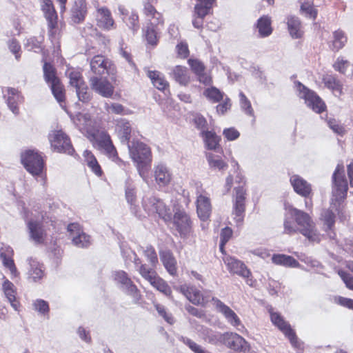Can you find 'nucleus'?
I'll use <instances>...</instances> for the list:
<instances>
[{
  "label": "nucleus",
  "mask_w": 353,
  "mask_h": 353,
  "mask_svg": "<svg viewBox=\"0 0 353 353\" xmlns=\"http://www.w3.org/2000/svg\"><path fill=\"white\" fill-rule=\"evenodd\" d=\"M43 73L46 81L50 85L55 81H59L57 77L55 69L50 63H45L43 65Z\"/></svg>",
  "instance_id": "6e6d98bb"
},
{
  "label": "nucleus",
  "mask_w": 353,
  "mask_h": 353,
  "mask_svg": "<svg viewBox=\"0 0 353 353\" xmlns=\"http://www.w3.org/2000/svg\"><path fill=\"white\" fill-rule=\"evenodd\" d=\"M90 68L92 71L97 74H103L105 72L110 73L111 62L101 55L94 56L90 61Z\"/></svg>",
  "instance_id": "bb28decb"
},
{
  "label": "nucleus",
  "mask_w": 353,
  "mask_h": 353,
  "mask_svg": "<svg viewBox=\"0 0 353 353\" xmlns=\"http://www.w3.org/2000/svg\"><path fill=\"white\" fill-rule=\"evenodd\" d=\"M104 108L108 114H128L129 110H126L121 104L118 103H105Z\"/></svg>",
  "instance_id": "09e8293b"
},
{
  "label": "nucleus",
  "mask_w": 353,
  "mask_h": 353,
  "mask_svg": "<svg viewBox=\"0 0 353 353\" xmlns=\"http://www.w3.org/2000/svg\"><path fill=\"white\" fill-rule=\"evenodd\" d=\"M288 214L294 219L301 233L307 239L312 243H319L321 236L317 231L315 223L308 214L293 207L288 208Z\"/></svg>",
  "instance_id": "f03ea898"
},
{
  "label": "nucleus",
  "mask_w": 353,
  "mask_h": 353,
  "mask_svg": "<svg viewBox=\"0 0 353 353\" xmlns=\"http://www.w3.org/2000/svg\"><path fill=\"white\" fill-rule=\"evenodd\" d=\"M33 306L34 310L41 314H44L48 313L49 311V306L48 303L42 299L36 300L33 303Z\"/></svg>",
  "instance_id": "774afa93"
},
{
  "label": "nucleus",
  "mask_w": 353,
  "mask_h": 353,
  "mask_svg": "<svg viewBox=\"0 0 353 353\" xmlns=\"http://www.w3.org/2000/svg\"><path fill=\"white\" fill-rule=\"evenodd\" d=\"M334 69L342 74L347 77L353 74V66L343 57H338L333 64Z\"/></svg>",
  "instance_id": "ea45409f"
},
{
  "label": "nucleus",
  "mask_w": 353,
  "mask_h": 353,
  "mask_svg": "<svg viewBox=\"0 0 353 353\" xmlns=\"http://www.w3.org/2000/svg\"><path fill=\"white\" fill-rule=\"evenodd\" d=\"M143 253L145 256L147 258L148 261L150 263V268L154 269V268H155L157 263H158V258L154 249L151 246H148L143 250Z\"/></svg>",
  "instance_id": "bf43d9fd"
},
{
  "label": "nucleus",
  "mask_w": 353,
  "mask_h": 353,
  "mask_svg": "<svg viewBox=\"0 0 353 353\" xmlns=\"http://www.w3.org/2000/svg\"><path fill=\"white\" fill-rule=\"evenodd\" d=\"M143 206L149 214L157 213L166 222L172 220L170 209L162 201L154 196L144 198L143 199Z\"/></svg>",
  "instance_id": "1a4fd4ad"
},
{
  "label": "nucleus",
  "mask_w": 353,
  "mask_h": 353,
  "mask_svg": "<svg viewBox=\"0 0 353 353\" xmlns=\"http://www.w3.org/2000/svg\"><path fill=\"white\" fill-rule=\"evenodd\" d=\"M30 238L37 244L43 243L46 237V232L42 223L37 220H30L27 223Z\"/></svg>",
  "instance_id": "393cba45"
},
{
  "label": "nucleus",
  "mask_w": 353,
  "mask_h": 353,
  "mask_svg": "<svg viewBox=\"0 0 353 353\" xmlns=\"http://www.w3.org/2000/svg\"><path fill=\"white\" fill-rule=\"evenodd\" d=\"M288 211V208L287 209ZM291 218L288 214V212L285 215L284 221V232L286 234H292L299 231L298 227L294 223V222L290 220Z\"/></svg>",
  "instance_id": "052dcab7"
},
{
  "label": "nucleus",
  "mask_w": 353,
  "mask_h": 353,
  "mask_svg": "<svg viewBox=\"0 0 353 353\" xmlns=\"http://www.w3.org/2000/svg\"><path fill=\"white\" fill-rule=\"evenodd\" d=\"M235 197L233 205L234 219L237 224H241L243 220L245 212V201L246 191L243 186L234 188Z\"/></svg>",
  "instance_id": "4468645a"
},
{
  "label": "nucleus",
  "mask_w": 353,
  "mask_h": 353,
  "mask_svg": "<svg viewBox=\"0 0 353 353\" xmlns=\"http://www.w3.org/2000/svg\"><path fill=\"white\" fill-rule=\"evenodd\" d=\"M76 92L79 100L83 103L88 102L91 99L90 94L88 92V87L86 85L76 89Z\"/></svg>",
  "instance_id": "69168bd1"
},
{
  "label": "nucleus",
  "mask_w": 353,
  "mask_h": 353,
  "mask_svg": "<svg viewBox=\"0 0 353 353\" xmlns=\"http://www.w3.org/2000/svg\"><path fill=\"white\" fill-rule=\"evenodd\" d=\"M214 2L215 0H196L192 19L194 28L199 29L203 27V19L210 12Z\"/></svg>",
  "instance_id": "9b49d317"
},
{
  "label": "nucleus",
  "mask_w": 353,
  "mask_h": 353,
  "mask_svg": "<svg viewBox=\"0 0 353 353\" xmlns=\"http://www.w3.org/2000/svg\"><path fill=\"white\" fill-rule=\"evenodd\" d=\"M196 205L199 218L203 221H207L211 214L212 205L210 199L205 192L197 190Z\"/></svg>",
  "instance_id": "f3484780"
},
{
  "label": "nucleus",
  "mask_w": 353,
  "mask_h": 353,
  "mask_svg": "<svg viewBox=\"0 0 353 353\" xmlns=\"http://www.w3.org/2000/svg\"><path fill=\"white\" fill-rule=\"evenodd\" d=\"M174 224L181 236H185L191 230V221L189 216L183 210L175 212Z\"/></svg>",
  "instance_id": "5701e85b"
},
{
  "label": "nucleus",
  "mask_w": 353,
  "mask_h": 353,
  "mask_svg": "<svg viewBox=\"0 0 353 353\" xmlns=\"http://www.w3.org/2000/svg\"><path fill=\"white\" fill-rule=\"evenodd\" d=\"M88 138L96 148L104 152L113 161L119 159L116 148L112 144L110 135L105 131L97 128Z\"/></svg>",
  "instance_id": "7ed1b4c3"
},
{
  "label": "nucleus",
  "mask_w": 353,
  "mask_h": 353,
  "mask_svg": "<svg viewBox=\"0 0 353 353\" xmlns=\"http://www.w3.org/2000/svg\"><path fill=\"white\" fill-rule=\"evenodd\" d=\"M206 159L208 165L212 170H223L228 168V164L221 157L213 153H207Z\"/></svg>",
  "instance_id": "a19ab883"
},
{
  "label": "nucleus",
  "mask_w": 353,
  "mask_h": 353,
  "mask_svg": "<svg viewBox=\"0 0 353 353\" xmlns=\"http://www.w3.org/2000/svg\"><path fill=\"white\" fill-rule=\"evenodd\" d=\"M122 21L132 32L133 34L137 32L139 29V23L138 14L135 12H131L128 17H122Z\"/></svg>",
  "instance_id": "49530a36"
},
{
  "label": "nucleus",
  "mask_w": 353,
  "mask_h": 353,
  "mask_svg": "<svg viewBox=\"0 0 353 353\" xmlns=\"http://www.w3.org/2000/svg\"><path fill=\"white\" fill-rule=\"evenodd\" d=\"M170 76L176 82L181 85H187L190 80L189 72L186 67L176 65L171 68Z\"/></svg>",
  "instance_id": "7c9ffc66"
},
{
  "label": "nucleus",
  "mask_w": 353,
  "mask_h": 353,
  "mask_svg": "<svg viewBox=\"0 0 353 353\" xmlns=\"http://www.w3.org/2000/svg\"><path fill=\"white\" fill-rule=\"evenodd\" d=\"M204 96L213 103H217L223 98V93L215 87L208 88L203 92Z\"/></svg>",
  "instance_id": "603ef678"
},
{
  "label": "nucleus",
  "mask_w": 353,
  "mask_h": 353,
  "mask_svg": "<svg viewBox=\"0 0 353 353\" xmlns=\"http://www.w3.org/2000/svg\"><path fill=\"white\" fill-rule=\"evenodd\" d=\"M290 183L293 186L294 191L297 194L305 197L310 195L312 191L311 185L300 176H292L290 178Z\"/></svg>",
  "instance_id": "c756f323"
},
{
  "label": "nucleus",
  "mask_w": 353,
  "mask_h": 353,
  "mask_svg": "<svg viewBox=\"0 0 353 353\" xmlns=\"http://www.w3.org/2000/svg\"><path fill=\"white\" fill-rule=\"evenodd\" d=\"M272 261L274 264L285 267L297 268L299 266V263L296 259L291 256L285 254H274Z\"/></svg>",
  "instance_id": "4c0bfd02"
},
{
  "label": "nucleus",
  "mask_w": 353,
  "mask_h": 353,
  "mask_svg": "<svg viewBox=\"0 0 353 353\" xmlns=\"http://www.w3.org/2000/svg\"><path fill=\"white\" fill-rule=\"evenodd\" d=\"M257 28L260 35L263 37L269 36L272 32L271 21L266 16H263L258 20Z\"/></svg>",
  "instance_id": "c03bdc74"
},
{
  "label": "nucleus",
  "mask_w": 353,
  "mask_h": 353,
  "mask_svg": "<svg viewBox=\"0 0 353 353\" xmlns=\"http://www.w3.org/2000/svg\"><path fill=\"white\" fill-rule=\"evenodd\" d=\"M161 260L171 275H175L176 273V262L172 254L169 251H164L160 253Z\"/></svg>",
  "instance_id": "72a5a7b5"
},
{
  "label": "nucleus",
  "mask_w": 353,
  "mask_h": 353,
  "mask_svg": "<svg viewBox=\"0 0 353 353\" xmlns=\"http://www.w3.org/2000/svg\"><path fill=\"white\" fill-rule=\"evenodd\" d=\"M130 156L136 163L139 176L148 182V174L152 161L150 148L145 143L133 141L128 145Z\"/></svg>",
  "instance_id": "f257e3e1"
},
{
  "label": "nucleus",
  "mask_w": 353,
  "mask_h": 353,
  "mask_svg": "<svg viewBox=\"0 0 353 353\" xmlns=\"http://www.w3.org/2000/svg\"><path fill=\"white\" fill-rule=\"evenodd\" d=\"M147 76L151 80L152 84L159 90H164L169 86V83L164 76L159 71L145 69Z\"/></svg>",
  "instance_id": "2f4dec72"
},
{
  "label": "nucleus",
  "mask_w": 353,
  "mask_h": 353,
  "mask_svg": "<svg viewBox=\"0 0 353 353\" xmlns=\"http://www.w3.org/2000/svg\"><path fill=\"white\" fill-rule=\"evenodd\" d=\"M347 40V37L343 30L340 29L335 30L332 33L331 49L334 51H339L345 46Z\"/></svg>",
  "instance_id": "e433bc0d"
},
{
  "label": "nucleus",
  "mask_w": 353,
  "mask_h": 353,
  "mask_svg": "<svg viewBox=\"0 0 353 353\" xmlns=\"http://www.w3.org/2000/svg\"><path fill=\"white\" fill-rule=\"evenodd\" d=\"M144 37L148 44L156 46L158 42L156 27L148 25L145 30H144Z\"/></svg>",
  "instance_id": "5fc2aeb1"
},
{
  "label": "nucleus",
  "mask_w": 353,
  "mask_h": 353,
  "mask_svg": "<svg viewBox=\"0 0 353 353\" xmlns=\"http://www.w3.org/2000/svg\"><path fill=\"white\" fill-rule=\"evenodd\" d=\"M68 75L70 79V84L71 86L77 89L85 85L83 80L81 74L79 71L69 70L68 71Z\"/></svg>",
  "instance_id": "8fccbe9b"
},
{
  "label": "nucleus",
  "mask_w": 353,
  "mask_h": 353,
  "mask_svg": "<svg viewBox=\"0 0 353 353\" xmlns=\"http://www.w3.org/2000/svg\"><path fill=\"white\" fill-rule=\"evenodd\" d=\"M50 86L57 101L59 103L63 102L65 99V93L60 81H53L52 83L50 84Z\"/></svg>",
  "instance_id": "864d4df0"
},
{
  "label": "nucleus",
  "mask_w": 353,
  "mask_h": 353,
  "mask_svg": "<svg viewBox=\"0 0 353 353\" xmlns=\"http://www.w3.org/2000/svg\"><path fill=\"white\" fill-rule=\"evenodd\" d=\"M239 105L241 110L247 115L254 117V110L252 107L250 101L242 92H239Z\"/></svg>",
  "instance_id": "3c124183"
},
{
  "label": "nucleus",
  "mask_w": 353,
  "mask_h": 353,
  "mask_svg": "<svg viewBox=\"0 0 353 353\" xmlns=\"http://www.w3.org/2000/svg\"><path fill=\"white\" fill-rule=\"evenodd\" d=\"M206 147L209 150H215L219 145V138L214 132L211 131H203L201 134Z\"/></svg>",
  "instance_id": "a18cd8bd"
},
{
  "label": "nucleus",
  "mask_w": 353,
  "mask_h": 353,
  "mask_svg": "<svg viewBox=\"0 0 353 353\" xmlns=\"http://www.w3.org/2000/svg\"><path fill=\"white\" fill-rule=\"evenodd\" d=\"M153 176L155 182L159 187L167 186L172 179V173L170 169L163 163H158L154 167Z\"/></svg>",
  "instance_id": "4be33fe9"
},
{
  "label": "nucleus",
  "mask_w": 353,
  "mask_h": 353,
  "mask_svg": "<svg viewBox=\"0 0 353 353\" xmlns=\"http://www.w3.org/2000/svg\"><path fill=\"white\" fill-rule=\"evenodd\" d=\"M30 268L28 271L29 279L37 282L43 278L44 273L42 265L32 258L29 260Z\"/></svg>",
  "instance_id": "58836bf2"
},
{
  "label": "nucleus",
  "mask_w": 353,
  "mask_h": 353,
  "mask_svg": "<svg viewBox=\"0 0 353 353\" xmlns=\"http://www.w3.org/2000/svg\"><path fill=\"white\" fill-rule=\"evenodd\" d=\"M154 307L158 312V314L162 316L165 321L169 324L172 325L174 323V319L172 314L167 313L166 310L164 306L156 303Z\"/></svg>",
  "instance_id": "0e129e2a"
},
{
  "label": "nucleus",
  "mask_w": 353,
  "mask_h": 353,
  "mask_svg": "<svg viewBox=\"0 0 353 353\" xmlns=\"http://www.w3.org/2000/svg\"><path fill=\"white\" fill-rule=\"evenodd\" d=\"M41 10L48 21L49 33L52 35L56 33L57 25V14L51 0H41Z\"/></svg>",
  "instance_id": "6ab92c4d"
},
{
  "label": "nucleus",
  "mask_w": 353,
  "mask_h": 353,
  "mask_svg": "<svg viewBox=\"0 0 353 353\" xmlns=\"http://www.w3.org/2000/svg\"><path fill=\"white\" fill-rule=\"evenodd\" d=\"M68 232L73 244L76 246L85 248L90 245V237L83 231L79 224L73 223L68 225Z\"/></svg>",
  "instance_id": "dca6fc26"
},
{
  "label": "nucleus",
  "mask_w": 353,
  "mask_h": 353,
  "mask_svg": "<svg viewBox=\"0 0 353 353\" xmlns=\"http://www.w3.org/2000/svg\"><path fill=\"white\" fill-rule=\"evenodd\" d=\"M21 160L26 170L33 176L39 177L42 175L44 163L38 152L27 150L21 154Z\"/></svg>",
  "instance_id": "39448f33"
},
{
  "label": "nucleus",
  "mask_w": 353,
  "mask_h": 353,
  "mask_svg": "<svg viewBox=\"0 0 353 353\" xmlns=\"http://www.w3.org/2000/svg\"><path fill=\"white\" fill-rule=\"evenodd\" d=\"M49 141L52 148L60 153L73 155L74 150L72 148L69 137L62 130H54L49 134Z\"/></svg>",
  "instance_id": "6e6552de"
},
{
  "label": "nucleus",
  "mask_w": 353,
  "mask_h": 353,
  "mask_svg": "<svg viewBox=\"0 0 353 353\" xmlns=\"http://www.w3.org/2000/svg\"><path fill=\"white\" fill-rule=\"evenodd\" d=\"M295 85L298 96L305 100L307 107L316 113H321L325 110V103L314 92L309 90L300 82L296 83Z\"/></svg>",
  "instance_id": "423d86ee"
},
{
  "label": "nucleus",
  "mask_w": 353,
  "mask_h": 353,
  "mask_svg": "<svg viewBox=\"0 0 353 353\" xmlns=\"http://www.w3.org/2000/svg\"><path fill=\"white\" fill-rule=\"evenodd\" d=\"M288 27L292 37L297 39L301 37L302 31L301 30V22L297 17H288Z\"/></svg>",
  "instance_id": "37998d69"
},
{
  "label": "nucleus",
  "mask_w": 353,
  "mask_h": 353,
  "mask_svg": "<svg viewBox=\"0 0 353 353\" xmlns=\"http://www.w3.org/2000/svg\"><path fill=\"white\" fill-rule=\"evenodd\" d=\"M188 63L192 70L196 76L205 71V66L203 63L198 59H190L188 60Z\"/></svg>",
  "instance_id": "e2e57ef3"
},
{
  "label": "nucleus",
  "mask_w": 353,
  "mask_h": 353,
  "mask_svg": "<svg viewBox=\"0 0 353 353\" xmlns=\"http://www.w3.org/2000/svg\"><path fill=\"white\" fill-rule=\"evenodd\" d=\"M225 333L215 332L210 331L206 335L205 340L213 345H223Z\"/></svg>",
  "instance_id": "4d7b16f0"
},
{
  "label": "nucleus",
  "mask_w": 353,
  "mask_h": 353,
  "mask_svg": "<svg viewBox=\"0 0 353 353\" xmlns=\"http://www.w3.org/2000/svg\"><path fill=\"white\" fill-rule=\"evenodd\" d=\"M139 272L152 287L163 293L165 295L170 296L172 292L170 288L165 281L158 276L153 268H148L146 265H141Z\"/></svg>",
  "instance_id": "0eeeda50"
},
{
  "label": "nucleus",
  "mask_w": 353,
  "mask_h": 353,
  "mask_svg": "<svg viewBox=\"0 0 353 353\" xmlns=\"http://www.w3.org/2000/svg\"><path fill=\"white\" fill-rule=\"evenodd\" d=\"M3 94L10 110L14 114H17L19 113L18 105L22 101V97L18 90L12 88H6L3 90Z\"/></svg>",
  "instance_id": "a878e982"
},
{
  "label": "nucleus",
  "mask_w": 353,
  "mask_h": 353,
  "mask_svg": "<svg viewBox=\"0 0 353 353\" xmlns=\"http://www.w3.org/2000/svg\"><path fill=\"white\" fill-rule=\"evenodd\" d=\"M1 290L7 301L10 303L12 307L19 311L20 303L17 299V289L10 281H9L5 276L2 277Z\"/></svg>",
  "instance_id": "aec40b11"
},
{
  "label": "nucleus",
  "mask_w": 353,
  "mask_h": 353,
  "mask_svg": "<svg viewBox=\"0 0 353 353\" xmlns=\"http://www.w3.org/2000/svg\"><path fill=\"white\" fill-rule=\"evenodd\" d=\"M72 19L76 23H80L84 19L86 13V6L83 1H79L74 3L72 8Z\"/></svg>",
  "instance_id": "c9c22d12"
},
{
  "label": "nucleus",
  "mask_w": 353,
  "mask_h": 353,
  "mask_svg": "<svg viewBox=\"0 0 353 353\" xmlns=\"http://www.w3.org/2000/svg\"><path fill=\"white\" fill-rule=\"evenodd\" d=\"M325 85L332 91L334 94L340 97L343 94V85L341 81L333 75H327L323 78Z\"/></svg>",
  "instance_id": "473e14b6"
},
{
  "label": "nucleus",
  "mask_w": 353,
  "mask_h": 353,
  "mask_svg": "<svg viewBox=\"0 0 353 353\" xmlns=\"http://www.w3.org/2000/svg\"><path fill=\"white\" fill-rule=\"evenodd\" d=\"M97 25L99 28L110 30L114 28V21L112 17L110 10L105 7L97 9Z\"/></svg>",
  "instance_id": "cd10ccee"
},
{
  "label": "nucleus",
  "mask_w": 353,
  "mask_h": 353,
  "mask_svg": "<svg viewBox=\"0 0 353 353\" xmlns=\"http://www.w3.org/2000/svg\"><path fill=\"white\" fill-rule=\"evenodd\" d=\"M348 185L345 176L344 168L338 165L332 176V200L341 202L346 197Z\"/></svg>",
  "instance_id": "20e7f679"
},
{
  "label": "nucleus",
  "mask_w": 353,
  "mask_h": 353,
  "mask_svg": "<svg viewBox=\"0 0 353 353\" xmlns=\"http://www.w3.org/2000/svg\"><path fill=\"white\" fill-rule=\"evenodd\" d=\"M85 162L90 170L98 176H101L103 172L97 160L90 151L85 150L83 152Z\"/></svg>",
  "instance_id": "79ce46f5"
},
{
  "label": "nucleus",
  "mask_w": 353,
  "mask_h": 353,
  "mask_svg": "<svg viewBox=\"0 0 353 353\" xmlns=\"http://www.w3.org/2000/svg\"><path fill=\"white\" fill-rule=\"evenodd\" d=\"M272 323L276 325L290 340L292 345L296 349H301V344L298 341L295 332L292 330L290 324L277 312H270Z\"/></svg>",
  "instance_id": "9d476101"
},
{
  "label": "nucleus",
  "mask_w": 353,
  "mask_h": 353,
  "mask_svg": "<svg viewBox=\"0 0 353 353\" xmlns=\"http://www.w3.org/2000/svg\"><path fill=\"white\" fill-rule=\"evenodd\" d=\"M71 119L80 131L87 134L88 137L98 128L97 121L89 114L78 113Z\"/></svg>",
  "instance_id": "ddd939ff"
},
{
  "label": "nucleus",
  "mask_w": 353,
  "mask_h": 353,
  "mask_svg": "<svg viewBox=\"0 0 353 353\" xmlns=\"http://www.w3.org/2000/svg\"><path fill=\"white\" fill-rule=\"evenodd\" d=\"M117 130L121 142L129 143L131 134V125L129 121L121 119L117 124Z\"/></svg>",
  "instance_id": "f704fd0d"
},
{
  "label": "nucleus",
  "mask_w": 353,
  "mask_h": 353,
  "mask_svg": "<svg viewBox=\"0 0 353 353\" xmlns=\"http://www.w3.org/2000/svg\"><path fill=\"white\" fill-rule=\"evenodd\" d=\"M223 261L230 273L237 274L243 278H248L251 275L250 270L241 261L230 256H226L223 258Z\"/></svg>",
  "instance_id": "412c9836"
},
{
  "label": "nucleus",
  "mask_w": 353,
  "mask_h": 353,
  "mask_svg": "<svg viewBox=\"0 0 353 353\" xmlns=\"http://www.w3.org/2000/svg\"><path fill=\"white\" fill-rule=\"evenodd\" d=\"M194 123L196 127L201 130V134L203 131H207L208 123L203 116L196 114L194 117Z\"/></svg>",
  "instance_id": "338daca9"
},
{
  "label": "nucleus",
  "mask_w": 353,
  "mask_h": 353,
  "mask_svg": "<svg viewBox=\"0 0 353 353\" xmlns=\"http://www.w3.org/2000/svg\"><path fill=\"white\" fill-rule=\"evenodd\" d=\"M121 290L128 296H131L133 300V302L135 303H138L141 299V295L140 294V291L138 290L137 287L133 283L132 281H130V283H128L126 285H124Z\"/></svg>",
  "instance_id": "de8ad7c7"
},
{
  "label": "nucleus",
  "mask_w": 353,
  "mask_h": 353,
  "mask_svg": "<svg viewBox=\"0 0 353 353\" xmlns=\"http://www.w3.org/2000/svg\"><path fill=\"white\" fill-rule=\"evenodd\" d=\"M223 345L234 351L243 353L249 352L250 349L245 339L234 332H225Z\"/></svg>",
  "instance_id": "2eb2a0df"
},
{
  "label": "nucleus",
  "mask_w": 353,
  "mask_h": 353,
  "mask_svg": "<svg viewBox=\"0 0 353 353\" xmlns=\"http://www.w3.org/2000/svg\"><path fill=\"white\" fill-rule=\"evenodd\" d=\"M301 10L305 14L307 17L315 19L317 15V10L313 7L310 2H302Z\"/></svg>",
  "instance_id": "680f3d73"
},
{
  "label": "nucleus",
  "mask_w": 353,
  "mask_h": 353,
  "mask_svg": "<svg viewBox=\"0 0 353 353\" xmlns=\"http://www.w3.org/2000/svg\"><path fill=\"white\" fill-rule=\"evenodd\" d=\"M113 278L117 283L121 285V288L124 285H126L128 283H130V281H132L128 274L123 270L115 272L113 274Z\"/></svg>",
  "instance_id": "13d9d810"
},
{
  "label": "nucleus",
  "mask_w": 353,
  "mask_h": 353,
  "mask_svg": "<svg viewBox=\"0 0 353 353\" xmlns=\"http://www.w3.org/2000/svg\"><path fill=\"white\" fill-rule=\"evenodd\" d=\"M180 292L194 305H203L208 301L195 287L183 285L180 287Z\"/></svg>",
  "instance_id": "b1692460"
},
{
  "label": "nucleus",
  "mask_w": 353,
  "mask_h": 353,
  "mask_svg": "<svg viewBox=\"0 0 353 353\" xmlns=\"http://www.w3.org/2000/svg\"><path fill=\"white\" fill-rule=\"evenodd\" d=\"M91 88L103 97L110 98L113 95L114 86L106 79L93 77L90 79Z\"/></svg>",
  "instance_id": "a211bd4d"
},
{
  "label": "nucleus",
  "mask_w": 353,
  "mask_h": 353,
  "mask_svg": "<svg viewBox=\"0 0 353 353\" xmlns=\"http://www.w3.org/2000/svg\"><path fill=\"white\" fill-rule=\"evenodd\" d=\"M12 254L13 250L10 247H7L5 249L2 248L1 250L0 258L2 260L3 265L10 270L11 279H14L19 276V272H18L12 258Z\"/></svg>",
  "instance_id": "c85d7f7f"
},
{
  "label": "nucleus",
  "mask_w": 353,
  "mask_h": 353,
  "mask_svg": "<svg viewBox=\"0 0 353 353\" xmlns=\"http://www.w3.org/2000/svg\"><path fill=\"white\" fill-rule=\"evenodd\" d=\"M212 301L216 311L223 316L228 323L232 327L238 328L239 330H241L239 327L244 328L238 315L228 305L217 298H212Z\"/></svg>",
  "instance_id": "f8f14e48"
}]
</instances>
